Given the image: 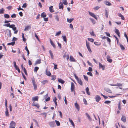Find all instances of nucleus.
<instances>
[{"label":"nucleus","mask_w":128,"mask_h":128,"mask_svg":"<svg viewBox=\"0 0 128 128\" xmlns=\"http://www.w3.org/2000/svg\"><path fill=\"white\" fill-rule=\"evenodd\" d=\"M86 47L87 48V49L88 51L90 52V53H91L92 52V51L90 49V43L89 42H87V40L86 41Z\"/></svg>","instance_id":"obj_1"},{"label":"nucleus","mask_w":128,"mask_h":128,"mask_svg":"<svg viewBox=\"0 0 128 128\" xmlns=\"http://www.w3.org/2000/svg\"><path fill=\"white\" fill-rule=\"evenodd\" d=\"M15 123L14 122L12 121L10 124V128H15Z\"/></svg>","instance_id":"obj_2"},{"label":"nucleus","mask_w":128,"mask_h":128,"mask_svg":"<svg viewBox=\"0 0 128 128\" xmlns=\"http://www.w3.org/2000/svg\"><path fill=\"white\" fill-rule=\"evenodd\" d=\"M88 13L90 16L94 18L96 20H97V18L96 16L93 13L89 11L88 12Z\"/></svg>","instance_id":"obj_3"},{"label":"nucleus","mask_w":128,"mask_h":128,"mask_svg":"<svg viewBox=\"0 0 128 128\" xmlns=\"http://www.w3.org/2000/svg\"><path fill=\"white\" fill-rule=\"evenodd\" d=\"M41 60L38 59L36 60L34 64V65L36 66L38 64H40L41 63Z\"/></svg>","instance_id":"obj_4"},{"label":"nucleus","mask_w":128,"mask_h":128,"mask_svg":"<svg viewBox=\"0 0 128 128\" xmlns=\"http://www.w3.org/2000/svg\"><path fill=\"white\" fill-rule=\"evenodd\" d=\"M107 61L110 63H111L112 61V60L110 59V56L108 55L107 56Z\"/></svg>","instance_id":"obj_5"},{"label":"nucleus","mask_w":128,"mask_h":128,"mask_svg":"<svg viewBox=\"0 0 128 128\" xmlns=\"http://www.w3.org/2000/svg\"><path fill=\"white\" fill-rule=\"evenodd\" d=\"M95 99L96 102H98L101 99V98L98 95H96L95 97Z\"/></svg>","instance_id":"obj_6"},{"label":"nucleus","mask_w":128,"mask_h":128,"mask_svg":"<svg viewBox=\"0 0 128 128\" xmlns=\"http://www.w3.org/2000/svg\"><path fill=\"white\" fill-rule=\"evenodd\" d=\"M32 84L33 85L34 89L35 90H36L37 88V84H36L34 82V80H32Z\"/></svg>","instance_id":"obj_7"},{"label":"nucleus","mask_w":128,"mask_h":128,"mask_svg":"<svg viewBox=\"0 0 128 128\" xmlns=\"http://www.w3.org/2000/svg\"><path fill=\"white\" fill-rule=\"evenodd\" d=\"M74 84L73 82L71 83V90L72 92H73L74 90Z\"/></svg>","instance_id":"obj_8"},{"label":"nucleus","mask_w":128,"mask_h":128,"mask_svg":"<svg viewBox=\"0 0 128 128\" xmlns=\"http://www.w3.org/2000/svg\"><path fill=\"white\" fill-rule=\"evenodd\" d=\"M15 25L14 24L10 25V28H12L14 30H15L16 29V28L15 26Z\"/></svg>","instance_id":"obj_9"},{"label":"nucleus","mask_w":128,"mask_h":128,"mask_svg":"<svg viewBox=\"0 0 128 128\" xmlns=\"http://www.w3.org/2000/svg\"><path fill=\"white\" fill-rule=\"evenodd\" d=\"M99 68H102V70H104L105 68L104 66L102 65V64L100 62L99 63Z\"/></svg>","instance_id":"obj_10"},{"label":"nucleus","mask_w":128,"mask_h":128,"mask_svg":"<svg viewBox=\"0 0 128 128\" xmlns=\"http://www.w3.org/2000/svg\"><path fill=\"white\" fill-rule=\"evenodd\" d=\"M55 122L54 121L49 122V124L51 127H54L55 124Z\"/></svg>","instance_id":"obj_11"},{"label":"nucleus","mask_w":128,"mask_h":128,"mask_svg":"<svg viewBox=\"0 0 128 128\" xmlns=\"http://www.w3.org/2000/svg\"><path fill=\"white\" fill-rule=\"evenodd\" d=\"M121 120L124 122H126V118L124 116H122Z\"/></svg>","instance_id":"obj_12"},{"label":"nucleus","mask_w":128,"mask_h":128,"mask_svg":"<svg viewBox=\"0 0 128 128\" xmlns=\"http://www.w3.org/2000/svg\"><path fill=\"white\" fill-rule=\"evenodd\" d=\"M32 105L33 106L36 107L38 109L39 108H40V106L38 103L35 104L34 103V102L32 103Z\"/></svg>","instance_id":"obj_13"},{"label":"nucleus","mask_w":128,"mask_h":128,"mask_svg":"<svg viewBox=\"0 0 128 128\" xmlns=\"http://www.w3.org/2000/svg\"><path fill=\"white\" fill-rule=\"evenodd\" d=\"M49 10L50 12H54V10L53 8V6H51L49 8Z\"/></svg>","instance_id":"obj_14"},{"label":"nucleus","mask_w":128,"mask_h":128,"mask_svg":"<svg viewBox=\"0 0 128 128\" xmlns=\"http://www.w3.org/2000/svg\"><path fill=\"white\" fill-rule=\"evenodd\" d=\"M38 96L32 97V100L35 101H38Z\"/></svg>","instance_id":"obj_15"},{"label":"nucleus","mask_w":128,"mask_h":128,"mask_svg":"<svg viewBox=\"0 0 128 128\" xmlns=\"http://www.w3.org/2000/svg\"><path fill=\"white\" fill-rule=\"evenodd\" d=\"M115 32L116 34L119 37H120V32L119 30L117 29H116Z\"/></svg>","instance_id":"obj_16"},{"label":"nucleus","mask_w":128,"mask_h":128,"mask_svg":"<svg viewBox=\"0 0 128 128\" xmlns=\"http://www.w3.org/2000/svg\"><path fill=\"white\" fill-rule=\"evenodd\" d=\"M70 60L71 62H76V60L72 56H71L70 57Z\"/></svg>","instance_id":"obj_17"},{"label":"nucleus","mask_w":128,"mask_h":128,"mask_svg":"<svg viewBox=\"0 0 128 128\" xmlns=\"http://www.w3.org/2000/svg\"><path fill=\"white\" fill-rule=\"evenodd\" d=\"M104 90L106 92H108L109 93H112V91L109 88H104Z\"/></svg>","instance_id":"obj_18"},{"label":"nucleus","mask_w":128,"mask_h":128,"mask_svg":"<svg viewBox=\"0 0 128 128\" xmlns=\"http://www.w3.org/2000/svg\"><path fill=\"white\" fill-rule=\"evenodd\" d=\"M31 28V26H26V27L24 29L25 31H26L28 29H30Z\"/></svg>","instance_id":"obj_19"},{"label":"nucleus","mask_w":128,"mask_h":128,"mask_svg":"<svg viewBox=\"0 0 128 128\" xmlns=\"http://www.w3.org/2000/svg\"><path fill=\"white\" fill-rule=\"evenodd\" d=\"M89 89L88 87H87L86 88V93L88 95H90V93L89 91Z\"/></svg>","instance_id":"obj_20"},{"label":"nucleus","mask_w":128,"mask_h":128,"mask_svg":"<svg viewBox=\"0 0 128 128\" xmlns=\"http://www.w3.org/2000/svg\"><path fill=\"white\" fill-rule=\"evenodd\" d=\"M46 74L48 76H50L51 75V73L50 71H48L47 69H46Z\"/></svg>","instance_id":"obj_21"},{"label":"nucleus","mask_w":128,"mask_h":128,"mask_svg":"<svg viewBox=\"0 0 128 128\" xmlns=\"http://www.w3.org/2000/svg\"><path fill=\"white\" fill-rule=\"evenodd\" d=\"M75 106L76 108L78 110V111H79L80 109L79 106L77 102L75 103Z\"/></svg>","instance_id":"obj_22"},{"label":"nucleus","mask_w":128,"mask_h":128,"mask_svg":"<svg viewBox=\"0 0 128 128\" xmlns=\"http://www.w3.org/2000/svg\"><path fill=\"white\" fill-rule=\"evenodd\" d=\"M122 84H120V83H118L116 84H110V85L112 86H122Z\"/></svg>","instance_id":"obj_23"},{"label":"nucleus","mask_w":128,"mask_h":128,"mask_svg":"<svg viewBox=\"0 0 128 128\" xmlns=\"http://www.w3.org/2000/svg\"><path fill=\"white\" fill-rule=\"evenodd\" d=\"M59 8L61 9L62 8L63 9V4L61 2H60L59 4Z\"/></svg>","instance_id":"obj_24"},{"label":"nucleus","mask_w":128,"mask_h":128,"mask_svg":"<svg viewBox=\"0 0 128 128\" xmlns=\"http://www.w3.org/2000/svg\"><path fill=\"white\" fill-rule=\"evenodd\" d=\"M49 53L50 54L51 56V58L52 59H54V55L53 53H52V51L51 50L49 51Z\"/></svg>","instance_id":"obj_25"},{"label":"nucleus","mask_w":128,"mask_h":128,"mask_svg":"<svg viewBox=\"0 0 128 128\" xmlns=\"http://www.w3.org/2000/svg\"><path fill=\"white\" fill-rule=\"evenodd\" d=\"M118 16L120 17L122 20H124V18L123 16L120 13L118 14Z\"/></svg>","instance_id":"obj_26"},{"label":"nucleus","mask_w":128,"mask_h":128,"mask_svg":"<svg viewBox=\"0 0 128 128\" xmlns=\"http://www.w3.org/2000/svg\"><path fill=\"white\" fill-rule=\"evenodd\" d=\"M50 42L52 46L54 48H56V46L55 44L52 41V40L51 39H50Z\"/></svg>","instance_id":"obj_27"},{"label":"nucleus","mask_w":128,"mask_h":128,"mask_svg":"<svg viewBox=\"0 0 128 128\" xmlns=\"http://www.w3.org/2000/svg\"><path fill=\"white\" fill-rule=\"evenodd\" d=\"M46 13L44 12H43L42 13L41 16L42 18H44L46 17Z\"/></svg>","instance_id":"obj_28"},{"label":"nucleus","mask_w":128,"mask_h":128,"mask_svg":"<svg viewBox=\"0 0 128 128\" xmlns=\"http://www.w3.org/2000/svg\"><path fill=\"white\" fill-rule=\"evenodd\" d=\"M74 20L73 18L69 19V18H67V21L68 22H69L70 23H71L72 22L73 20Z\"/></svg>","instance_id":"obj_29"},{"label":"nucleus","mask_w":128,"mask_h":128,"mask_svg":"<svg viewBox=\"0 0 128 128\" xmlns=\"http://www.w3.org/2000/svg\"><path fill=\"white\" fill-rule=\"evenodd\" d=\"M63 57L65 58H66V59L67 60H68L69 58V55L68 54L67 55H64L63 56Z\"/></svg>","instance_id":"obj_30"},{"label":"nucleus","mask_w":128,"mask_h":128,"mask_svg":"<svg viewBox=\"0 0 128 128\" xmlns=\"http://www.w3.org/2000/svg\"><path fill=\"white\" fill-rule=\"evenodd\" d=\"M69 120L72 126L74 127V124L72 120L71 119H70V118H69Z\"/></svg>","instance_id":"obj_31"},{"label":"nucleus","mask_w":128,"mask_h":128,"mask_svg":"<svg viewBox=\"0 0 128 128\" xmlns=\"http://www.w3.org/2000/svg\"><path fill=\"white\" fill-rule=\"evenodd\" d=\"M105 4L108 6H110L112 5L109 2L107 1L105 2Z\"/></svg>","instance_id":"obj_32"},{"label":"nucleus","mask_w":128,"mask_h":128,"mask_svg":"<svg viewBox=\"0 0 128 128\" xmlns=\"http://www.w3.org/2000/svg\"><path fill=\"white\" fill-rule=\"evenodd\" d=\"M4 18H8L10 17L9 15L8 14H4Z\"/></svg>","instance_id":"obj_33"},{"label":"nucleus","mask_w":128,"mask_h":128,"mask_svg":"<svg viewBox=\"0 0 128 128\" xmlns=\"http://www.w3.org/2000/svg\"><path fill=\"white\" fill-rule=\"evenodd\" d=\"M39 68L37 66L35 67L34 69V71L36 72L39 69Z\"/></svg>","instance_id":"obj_34"},{"label":"nucleus","mask_w":128,"mask_h":128,"mask_svg":"<svg viewBox=\"0 0 128 128\" xmlns=\"http://www.w3.org/2000/svg\"><path fill=\"white\" fill-rule=\"evenodd\" d=\"M4 10L3 8H2L0 9V14H4Z\"/></svg>","instance_id":"obj_35"},{"label":"nucleus","mask_w":128,"mask_h":128,"mask_svg":"<svg viewBox=\"0 0 128 128\" xmlns=\"http://www.w3.org/2000/svg\"><path fill=\"white\" fill-rule=\"evenodd\" d=\"M23 71L24 72L25 74L26 75H27V73L26 70V69L24 67L23 69H22Z\"/></svg>","instance_id":"obj_36"},{"label":"nucleus","mask_w":128,"mask_h":128,"mask_svg":"<svg viewBox=\"0 0 128 128\" xmlns=\"http://www.w3.org/2000/svg\"><path fill=\"white\" fill-rule=\"evenodd\" d=\"M63 4L64 5H66L68 4V2L66 0H62Z\"/></svg>","instance_id":"obj_37"},{"label":"nucleus","mask_w":128,"mask_h":128,"mask_svg":"<svg viewBox=\"0 0 128 128\" xmlns=\"http://www.w3.org/2000/svg\"><path fill=\"white\" fill-rule=\"evenodd\" d=\"M105 16L106 17V18H108V11L107 10H105Z\"/></svg>","instance_id":"obj_38"},{"label":"nucleus","mask_w":128,"mask_h":128,"mask_svg":"<svg viewBox=\"0 0 128 128\" xmlns=\"http://www.w3.org/2000/svg\"><path fill=\"white\" fill-rule=\"evenodd\" d=\"M22 38L23 40L25 42L26 41V39L24 38V34L23 33H22Z\"/></svg>","instance_id":"obj_39"},{"label":"nucleus","mask_w":128,"mask_h":128,"mask_svg":"<svg viewBox=\"0 0 128 128\" xmlns=\"http://www.w3.org/2000/svg\"><path fill=\"white\" fill-rule=\"evenodd\" d=\"M86 116H87V117L88 119L90 120H92V119L90 117V116L87 113H86Z\"/></svg>","instance_id":"obj_40"},{"label":"nucleus","mask_w":128,"mask_h":128,"mask_svg":"<svg viewBox=\"0 0 128 128\" xmlns=\"http://www.w3.org/2000/svg\"><path fill=\"white\" fill-rule=\"evenodd\" d=\"M15 43V42H11V43H9L8 44H7L8 45H12V46H14Z\"/></svg>","instance_id":"obj_41"},{"label":"nucleus","mask_w":128,"mask_h":128,"mask_svg":"<svg viewBox=\"0 0 128 128\" xmlns=\"http://www.w3.org/2000/svg\"><path fill=\"white\" fill-rule=\"evenodd\" d=\"M33 120L34 121V122H35L36 125L37 126H38V122L37 121L35 120V119H33Z\"/></svg>","instance_id":"obj_42"},{"label":"nucleus","mask_w":128,"mask_h":128,"mask_svg":"<svg viewBox=\"0 0 128 128\" xmlns=\"http://www.w3.org/2000/svg\"><path fill=\"white\" fill-rule=\"evenodd\" d=\"M56 125L58 126H59L60 125V122L56 120L55 121Z\"/></svg>","instance_id":"obj_43"},{"label":"nucleus","mask_w":128,"mask_h":128,"mask_svg":"<svg viewBox=\"0 0 128 128\" xmlns=\"http://www.w3.org/2000/svg\"><path fill=\"white\" fill-rule=\"evenodd\" d=\"M61 34V31H59L58 32H57L56 34L55 35V36H58L60 34Z\"/></svg>","instance_id":"obj_44"},{"label":"nucleus","mask_w":128,"mask_h":128,"mask_svg":"<svg viewBox=\"0 0 128 128\" xmlns=\"http://www.w3.org/2000/svg\"><path fill=\"white\" fill-rule=\"evenodd\" d=\"M56 79V76L55 75H52V80H55Z\"/></svg>","instance_id":"obj_45"},{"label":"nucleus","mask_w":128,"mask_h":128,"mask_svg":"<svg viewBox=\"0 0 128 128\" xmlns=\"http://www.w3.org/2000/svg\"><path fill=\"white\" fill-rule=\"evenodd\" d=\"M88 39L89 41H90L91 42H93L94 41V39L92 38H88Z\"/></svg>","instance_id":"obj_46"},{"label":"nucleus","mask_w":128,"mask_h":128,"mask_svg":"<svg viewBox=\"0 0 128 128\" xmlns=\"http://www.w3.org/2000/svg\"><path fill=\"white\" fill-rule=\"evenodd\" d=\"M90 19L94 24L96 23V21L94 20L92 18H90Z\"/></svg>","instance_id":"obj_47"},{"label":"nucleus","mask_w":128,"mask_h":128,"mask_svg":"<svg viewBox=\"0 0 128 128\" xmlns=\"http://www.w3.org/2000/svg\"><path fill=\"white\" fill-rule=\"evenodd\" d=\"M94 44L95 45H96V46H99L101 44L100 43H98V42H94Z\"/></svg>","instance_id":"obj_48"},{"label":"nucleus","mask_w":128,"mask_h":128,"mask_svg":"<svg viewBox=\"0 0 128 128\" xmlns=\"http://www.w3.org/2000/svg\"><path fill=\"white\" fill-rule=\"evenodd\" d=\"M62 36L64 41L66 42L67 41V39L65 35L64 36Z\"/></svg>","instance_id":"obj_49"},{"label":"nucleus","mask_w":128,"mask_h":128,"mask_svg":"<svg viewBox=\"0 0 128 128\" xmlns=\"http://www.w3.org/2000/svg\"><path fill=\"white\" fill-rule=\"evenodd\" d=\"M25 49L27 52V55H28L29 54V51L28 48L27 46H26Z\"/></svg>","instance_id":"obj_50"},{"label":"nucleus","mask_w":128,"mask_h":128,"mask_svg":"<svg viewBox=\"0 0 128 128\" xmlns=\"http://www.w3.org/2000/svg\"><path fill=\"white\" fill-rule=\"evenodd\" d=\"M10 23H9L4 25V26L7 27H9L10 28Z\"/></svg>","instance_id":"obj_51"},{"label":"nucleus","mask_w":128,"mask_h":128,"mask_svg":"<svg viewBox=\"0 0 128 128\" xmlns=\"http://www.w3.org/2000/svg\"><path fill=\"white\" fill-rule=\"evenodd\" d=\"M9 113L8 112V111L7 110V111H6L5 112V114L6 116H9Z\"/></svg>","instance_id":"obj_52"},{"label":"nucleus","mask_w":128,"mask_h":128,"mask_svg":"<svg viewBox=\"0 0 128 128\" xmlns=\"http://www.w3.org/2000/svg\"><path fill=\"white\" fill-rule=\"evenodd\" d=\"M35 36L36 38L39 41V42H40V39L36 33H35Z\"/></svg>","instance_id":"obj_53"},{"label":"nucleus","mask_w":128,"mask_h":128,"mask_svg":"<svg viewBox=\"0 0 128 128\" xmlns=\"http://www.w3.org/2000/svg\"><path fill=\"white\" fill-rule=\"evenodd\" d=\"M16 16V15L15 14H14L11 16V17L12 18H15Z\"/></svg>","instance_id":"obj_54"},{"label":"nucleus","mask_w":128,"mask_h":128,"mask_svg":"<svg viewBox=\"0 0 128 128\" xmlns=\"http://www.w3.org/2000/svg\"><path fill=\"white\" fill-rule=\"evenodd\" d=\"M120 47L121 49L122 50H124L125 49L124 47V46L122 44L120 45Z\"/></svg>","instance_id":"obj_55"},{"label":"nucleus","mask_w":128,"mask_h":128,"mask_svg":"<svg viewBox=\"0 0 128 128\" xmlns=\"http://www.w3.org/2000/svg\"><path fill=\"white\" fill-rule=\"evenodd\" d=\"M83 101L84 104L86 105L87 104V102L86 99L85 98L83 100Z\"/></svg>","instance_id":"obj_56"},{"label":"nucleus","mask_w":128,"mask_h":128,"mask_svg":"<svg viewBox=\"0 0 128 128\" xmlns=\"http://www.w3.org/2000/svg\"><path fill=\"white\" fill-rule=\"evenodd\" d=\"M40 114L41 115H44L45 116V117H46L47 115V114L46 113V112H44L41 113V114Z\"/></svg>","instance_id":"obj_57"},{"label":"nucleus","mask_w":128,"mask_h":128,"mask_svg":"<svg viewBox=\"0 0 128 128\" xmlns=\"http://www.w3.org/2000/svg\"><path fill=\"white\" fill-rule=\"evenodd\" d=\"M106 39L107 40V41L108 42L110 43L111 40L110 38L106 36Z\"/></svg>","instance_id":"obj_58"},{"label":"nucleus","mask_w":128,"mask_h":128,"mask_svg":"<svg viewBox=\"0 0 128 128\" xmlns=\"http://www.w3.org/2000/svg\"><path fill=\"white\" fill-rule=\"evenodd\" d=\"M48 82V81H47V80H43L42 82H41L43 84H44Z\"/></svg>","instance_id":"obj_59"},{"label":"nucleus","mask_w":128,"mask_h":128,"mask_svg":"<svg viewBox=\"0 0 128 128\" xmlns=\"http://www.w3.org/2000/svg\"><path fill=\"white\" fill-rule=\"evenodd\" d=\"M77 82L79 83L80 85L82 86V80H77Z\"/></svg>","instance_id":"obj_60"},{"label":"nucleus","mask_w":128,"mask_h":128,"mask_svg":"<svg viewBox=\"0 0 128 128\" xmlns=\"http://www.w3.org/2000/svg\"><path fill=\"white\" fill-rule=\"evenodd\" d=\"M100 7L98 6H96L94 7V9L95 10H98L100 8Z\"/></svg>","instance_id":"obj_61"},{"label":"nucleus","mask_w":128,"mask_h":128,"mask_svg":"<svg viewBox=\"0 0 128 128\" xmlns=\"http://www.w3.org/2000/svg\"><path fill=\"white\" fill-rule=\"evenodd\" d=\"M87 74L88 75L90 76H92V74L90 72H88Z\"/></svg>","instance_id":"obj_62"},{"label":"nucleus","mask_w":128,"mask_h":128,"mask_svg":"<svg viewBox=\"0 0 128 128\" xmlns=\"http://www.w3.org/2000/svg\"><path fill=\"white\" fill-rule=\"evenodd\" d=\"M111 102L109 100L106 101L104 102V103L106 104H108L110 103Z\"/></svg>","instance_id":"obj_63"},{"label":"nucleus","mask_w":128,"mask_h":128,"mask_svg":"<svg viewBox=\"0 0 128 128\" xmlns=\"http://www.w3.org/2000/svg\"><path fill=\"white\" fill-rule=\"evenodd\" d=\"M55 19L57 20L58 22L59 21V18L58 16V15H56L55 16Z\"/></svg>","instance_id":"obj_64"}]
</instances>
